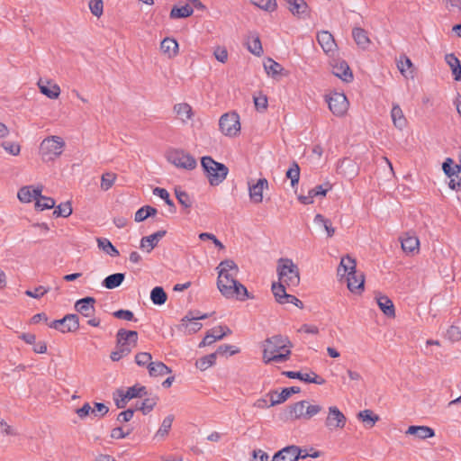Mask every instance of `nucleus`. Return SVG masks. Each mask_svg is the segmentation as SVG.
I'll return each instance as SVG.
<instances>
[{
  "label": "nucleus",
  "instance_id": "nucleus-3",
  "mask_svg": "<svg viewBox=\"0 0 461 461\" xmlns=\"http://www.w3.org/2000/svg\"><path fill=\"white\" fill-rule=\"evenodd\" d=\"M356 260L350 256L347 255L340 260L338 267V275L344 276H347L348 288L354 293H360L364 289L365 277L363 273L357 272Z\"/></svg>",
  "mask_w": 461,
  "mask_h": 461
},
{
  "label": "nucleus",
  "instance_id": "nucleus-28",
  "mask_svg": "<svg viewBox=\"0 0 461 461\" xmlns=\"http://www.w3.org/2000/svg\"><path fill=\"white\" fill-rule=\"evenodd\" d=\"M160 50L167 58H175L178 54V43L175 39L167 37L161 41Z\"/></svg>",
  "mask_w": 461,
  "mask_h": 461
},
{
  "label": "nucleus",
  "instance_id": "nucleus-5",
  "mask_svg": "<svg viewBox=\"0 0 461 461\" xmlns=\"http://www.w3.org/2000/svg\"><path fill=\"white\" fill-rule=\"evenodd\" d=\"M201 164L212 185H218L223 182L228 175V167L224 164L213 160L209 156L203 157Z\"/></svg>",
  "mask_w": 461,
  "mask_h": 461
},
{
  "label": "nucleus",
  "instance_id": "nucleus-27",
  "mask_svg": "<svg viewBox=\"0 0 461 461\" xmlns=\"http://www.w3.org/2000/svg\"><path fill=\"white\" fill-rule=\"evenodd\" d=\"M375 300L380 310L387 317H394L395 310L393 301L386 295L377 294Z\"/></svg>",
  "mask_w": 461,
  "mask_h": 461
},
{
  "label": "nucleus",
  "instance_id": "nucleus-42",
  "mask_svg": "<svg viewBox=\"0 0 461 461\" xmlns=\"http://www.w3.org/2000/svg\"><path fill=\"white\" fill-rule=\"evenodd\" d=\"M147 394V390L145 386L141 385H134L129 387L126 392L122 391V395H123L129 401L133 398L143 397Z\"/></svg>",
  "mask_w": 461,
  "mask_h": 461
},
{
  "label": "nucleus",
  "instance_id": "nucleus-2",
  "mask_svg": "<svg viewBox=\"0 0 461 461\" xmlns=\"http://www.w3.org/2000/svg\"><path fill=\"white\" fill-rule=\"evenodd\" d=\"M293 344L286 336L274 335L262 343L265 364L283 363L289 359Z\"/></svg>",
  "mask_w": 461,
  "mask_h": 461
},
{
  "label": "nucleus",
  "instance_id": "nucleus-51",
  "mask_svg": "<svg viewBox=\"0 0 461 461\" xmlns=\"http://www.w3.org/2000/svg\"><path fill=\"white\" fill-rule=\"evenodd\" d=\"M445 336L452 342H456L461 339V326L459 324L451 325L446 331Z\"/></svg>",
  "mask_w": 461,
  "mask_h": 461
},
{
  "label": "nucleus",
  "instance_id": "nucleus-43",
  "mask_svg": "<svg viewBox=\"0 0 461 461\" xmlns=\"http://www.w3.org/2000/svg\"><path fill=\"white\" fill-rule=\"evenodd\" d=\"M167 295L161 286L154 287L150 292V300L156 305H162L166 303Z\"/></svg>",
  "mask_w": 461,
  "mask_h": 461
},
{
  "label": "nucleus",
  "instance_id": "nucleus-37",
  "mask_svg": "<svg viewBox=\"0 0 461 461\" xmlns=\"http://www.w3.org/2000/svg\"><path fill=\"white\" fill-rule=\"evenodd\" d=\"M194 8L190 5L174 6L169 14L171 19L186 18L193 14Z\"/></svg>",
  "mask_w": 461,
  "mask_h": 461
},
{
  "label": "nucleus",
  "instance_id": "nucleus-38",
  "mask_svg": "<svg viewBox=\"0 0 461 461\" xmlns=\"http://www.w3.org/2000/svg\"><path fill=\"white\" fill-rule=\"evenodd\" d=\"M174 419L175 417L172 414H169L164 418L159 429L157 430L155 434V438L162 439L167 436L171 429L172 423L174 421Z\"/></svg>",
  "mask_w": 461,
  "mask_h": 461
},
{
  "label": "nucleus",
  "instance_id": "nucleus-56",
  "mask_svg": "<svg viewBox=\"0 0 461 461\" xmlns=\"http://www.w3.org/2000/svg\"><path fill=\"white\" fill-rule=\"evenodd\" d=\"M286 285H283L280 281L278 284L272 285V292L273 294L279 303L284 301L285 296L287 294L285 291Z\"/></svg>",
  "mask_w": 461,
  "mask_h": 461
},
{
  "label": "nucleus",
  "instance_id": "nucleus-52",
  "mask_svg": "<svg viewBox=\"0 0 461 461\" xmlns=\"http://www.w3.org/2000/svg\"><path fill=\"white\" fill-rule=\"evenodd\" d=\"M251 3L267 12H274L277 7L276 0H251Z\"/></svg>",
  "mask_w": 461,
  "mask_h": 461
},
{
  "label": "nucleus",
  "instance_id": "nucleus-11",
  "mask_svg": "<svg viewBox=\"0 0 461 461\" xmlns=\"http://www.w3.org/2000/svg\"><path fill=\"white\" fill-rule=\"evenodd\" d=\"M116 338V346L122 349V352L130 354L137 345L138 333L134 330L121 329L118 330Z\"/></svg>",
  "mask_w": 461,
  "mask_h": 461
},
{
  "label": "nucleus",
  "instance_id": "nucleus-32",
  "mask_svg": "<svg viewBox=\"0 0 461 461\" xmlns=\"http://www.w3.org/2000/svg\"><path fill=\"white\" fill-rule=\"evenodd\" d=\"M445 61L449 66L456 81H461V64L457 57L449 53L445 56Z\"/></svg>",
  "mask_w": 461,
  "mask_h": 461
},
{
  "label": "nucleus",
  "instance_id": "nucleus-10",
  "mask_svg": "<svg viewBox=\"0 0 461 461\" xmlns=\"http://www.w3.org/2000/svg\"><path fill=\"white\" fill-rule=\"evenodd\" d=\"M167 160L176 167L191 170L197 163L193 156L181 149H173L167 153Z\"/></svg>",
  "mask_w": 461,
  "mask_h": 461
},
{
  "label": "nucleus",
  "instance_id": "nucleus-8",
  "mask_svg": "<svg viewBox=\"0 0 461 461\" xmlns=\"http://www.w3.org/2000/svg\"><path fill=\"white\" fill-rule=\"evenodd\" d=\"M219 128L222 134L228 137H235L240 131V116L237 113H227L221 116Z\"/></svg>",
  "mask_w": 461,
  "mask_h": 461
},
{
  "label": "nucleus",
  "instance_id": "nucleus-29",
  "mask_svg": "<svg viewBox=\"0 0 461 461\" xmlns=\"http://www.w3.org/2000/svg\"><path fill=\"white\" fill-rule=\"evenodd\" d=\"M391 118L395 128L403 130L407 125V119L399 104H394L391 110Z\"/></svg>",
  "mask_w": 461,
  "mask_h": 461
},
{
  "label": "nucleus",
  "instance_id": "nucleus-62",
  "mask_svg": "<svg viewBox=\"0 0 461 461\" xmlns=\"http://www.w3.org/2000/svg\"><path fill=\"white\" fill-rule=\"evenodd\" d=\"M3 149L13 156H17L21 151V147L19 144L12 141H5L1 144Z\"/></svg>",
  "mask_w": 461,
  "mask_h": 461
},
{
  "label": "nucleus",
  "instance_id": "nucleus-60",
  "mask_svg": "<svg viewBox=\"0 0 461 461\" xmlns=\"http://www.w3.org/2000/svg\"><path fill=\"white\" fill-rule=\"evenodd\" d=\"M89 9L93 15L100 17L103 14L104 4L102 0H91L89 2Z\"/></svg>",
  "mask_w": 461,
  "mask_h": 461
},
{
  "label": "nucleus",
  "instance_id": "nucleus-64",
  "mask_svg": "<svg viewBox=\"0 0 461 461\" xmlns=\"http://www.w3.org/2000/svg\"><path fill=\"white\" fill-rule=\"evenodd\" d=\"M109 409L106 405L101 402H96L95 407L92 408L93 417H103L108 412Z\"/></svg>",
  "mask_w": 461,
  "mask_h": 461
},
{
  "label": "nucleus",
  "instance_id": "nucleus-54",
  "mask_svg": "<svg viewBox=\"0 0 461 461\" xmlns=\"http://www.w3.org/2000/svg\"><path fill=\"white\" fill-rule=\"evenodd\" d=\"M55 210L53 212V214L56 217H64L67 218L72 213V207L69 202H67L65 203H60L59 205L54 207Z\"/></svg>",
  "mask_w": 461,
  "mask_h": 461
},
{
  "label": "nucleus",
  "instance_id": "nucleus-49",
  "mask_svg": "<svg viewBox=\"0 0 461 461\" xmlns=\"http://www.w3.org/2000/svg\"><path fill=\"white\" fill-rule=\"evenodd\" d=\"M314 222L318 225H321L327 232L328 237H332L335 233V229L329 219L324 218L321 214H316L314 217Z\"/></svg>",
  "mask_w": 461,
  "mask_h": 461
},
{
  "label": "nucleus",
  "instance_id": "nucleus-22",
  "mask_svg": "<svg viewBox=\"0 0 461 461\" xmlns=\"http://www.w3.org/2000/svg\"><path fill=\"white\" fill-rule=\"evenodd\" d=\"M95 303L94 297H85L76 302L75 310L83 317H89L95 313Z\"/></svg>",
  "mask_w": 461,
  "mask_h": 461
},
{
  "label": "nucleus",
  "instance_id": "nucleus-9",
  "mask_svg": "<svg viewBox=\"0 0 461 461\" xmlns=\"http://www.w3.org/2000/svg\"><path fill=\"white\" fill-rule=\"evenodd\" d=\"M326 102L328 103L330 112L338 117L344 116L349 106L347 96L342 93L333 92L326 95Z\"/></svg>",
  "mask_w": 461,
  "mask_h": 461
},
{
  "label": "nucleus",
  "instance_id": "nucleus-25",
  "mask_svg": "<svg viewBox=\"0 0 461 461\" xmlns=\"http://www.w3.org/2000/svg\"><path fill=\"white\" fill-rule=\"evenodd\" d=\"M166 230H158L149 236L143 237L140 240V249L150 252L158 243V241L166 235Z\"/></svg>",
  "mask_w": 461,
  "mask_h": 461
},
{
  "label": "nucleus",
  "instance_id": "nucleus-39",
  "mask_svg": "<svg viewBox=\"0 0 461 461\" xmlns=\"http://www.w3.org/2000/svg\"><path fill=\"white\" fill-rule=\"evenodd\" d=\"M174 111L183 122H186L193 116L192 107L185 103L177 104L174 106Z\"/></svg>",
  "mask_w": 461,
  "mask_h": 461
},
{
  "label": "nucleus",
  "instance_id": "nucleus-14",
  "mask_svg": "<svg viewBox=\"0 0 461 461\" xmlns=\"http://www.w3.org/2000/svg\"><path fill=\"white\" fill-rule=\"evenodd\" d=\"M46 325L60 332H72L78 329V319H44Z\"/></svg>",
  "mask_w": 461,
  "mask_h": 461
},
{
  "label": "nucleus",
  "instance_id": "nucleus-23",
  "mask_svg": "<svg viewBox=\"0 0 461 461\" xmlns=\"http://www.w3.org/2000/svg\"><path fill=\"white\" fill-rule=\"evenodd\" d=\"M230 332V330L227 327H214L208 331L207 335L204 337L199 346L205 347L212 345L216 340L222 339L226 334Z\"/></svg>",
  "mask_w": 461,
  "mask_h": 461
},
{
  "label": "nucleus",
  "instance_id": "nucleus-41",
  "mask_svg": "<svg viewBox=\"0 0 461 461\" xmlns=\"http://www.w3.org/2000/svg\"><path fill=\"white\" fill-rule=\"evenodd\" d=\"M97 246L104 253L111 257L119 256V250L112 244V242L106 238H98L96 240Z\"/></svg>",
  "mask_w": 461,
  "mask_h": 461
},
{
  "label": "nucleus",
  "instance_id": "nucleus-1",
  "mask_svg": "<svg viewBox=\"0 0 461 461\" xmlns=\"http://www.w3.org/2000/svg\"><path fill=\"white\" fill-rule=\"evenodd\" d=\"M216 270L218 272L217 287L224 297L240 301L249 298L247 288L237 280L239 267L232 259L221 261Z\"/></svg>",
  "mask_w": 461,
  "mask_h": 461
},
{
  "label": "nucleus",
  "instance_id": "nucleus-59",
  "mask_svg": "<svg viewBox=\"0 0 461 461\" xmlns=\"http://www.w3.org/2000/svg\"><path fill=\"white\" fill-rule=\"evenodd\" d=\"M152 357L148 352H140L135 356V362L140 366H147L151 364Z\"/></svg>",
  "mask_w": 461,
  "mask_h": 461
},
{
  "label": "nucleus",
  "instance_id": "nucleus-58",
  "mask_svg": "<svg viewBox=\"0 0 461 461\" xmlns=\"http://www.w3.org/2000/svg\"><path fill=\"white\" fill-rule=\"evenodd\" d=\"M49 290L50 289L46 288L45 286L39 285L32 290H26L25 294L29 297L39 299L45 295L49 292Z\"/></svg>",
  "mask_w": 461,
  "mask_h": 461
},
{
  "label": "nucleus",
  "instance_id": "nucleus-45",
  "mask_svg": "<svg viewBox=\"0 0 461 461\" xmlns=\"http://www.w3.org/2000/svg\"><path fill=\"white\" fill-rule=\"evenodd\" d=\"M264 68L267 74L271 77L279 75L283 70V67L270 58L264 62Z\"/></svg>",
  "mask_w": 461,
  "mask_h": 461
},
{
  "label": "nucleus",
  "instance_id": "nucleus-40",
  "mask_svg": "<svg viewBox=\"0 0 461 461\" xmlns=\"http://www.w3.org/2000/svg\"><path fill=\"white\" fill-rule=\"evenodd\" d=\"M442 169L444 173L448 176H458V174L461 172V165L455 164L454 160L450 158H447L442 165Z\"/></svg>",
  "mask_w": 461,
  "mask_h": 461
},
{
  "label": "nucleus",
  "instance_id": "nucleus-34",
  "mask_svg": "<svg viewBox=\"0 0 461 461\" xmlns=\"http://www.w3.org/2000/svg\"><path fill=\"white\" fill-rule=\"evenodd\" d=\"M406 433L414 435L420 439L429 438L435 435L434 430L427 426H410Z\"/></svg>",
  "mask_w": 461,
  "mask_h": 461
},
{
  "label": "nucleus",
  "instance_id": "nucleus-63",
  "mask_svg": "<svg viewBox=\"0 0 461 461\" xmlns=\"http://www.w3.org/2000/svg\"><path fill=\"white\" fill-rule=\"evenodd\" d=\"M240 352V349L232 345L224 344L218 348L216 353L217 355H225L229 353L230 356L235 355Z\"/></svg>",
  "mask_w": 461,
  "mask_h": 461
},
{
  "label": "nucleus",
  "instance_id": "nucleus-46",
  "mask_svg": "<svg viewBox=\"0 0 461 461\" xmlns=\"http://www.w3.org/2000/svg\"><path fill=\"white\" fill-rule=\"evenodd\" d=\"M215 361L216 353H212L198 359L195 363V366L198 369L204 371L211 367L212 366H213L215 364Z\"/></svg>",
  "mask_w": 461,
  "mask_h": 461
},
{
  "label": "nucleus",
  "instance_id": "nucleus-19",
  "mask_svg": "<svg viewBox=\"0 0 461 461\" xmlns=\"http://www.w3.org/2000/svg\"><path fill=\"white\" fill-rule=\"evenodd\" d=\"M300 388L296 386L284 388L281 393L271 391L267 393L269 397L270 405H277L285 402L293 393H298Z\"/></svg>",
  "mask_w": 461,
  "mask_h": 461
},
{
  "label": "nucleus",
  "instance_id": "nucleus-6",
  "mask_svg": "<svg viewBox=\"0 0 461 461\" xmlns=\"http://www.w3.org/2000/svg\"><path fill=\"white\" fill-rule=\"evenodd\" d=\"M322 411V406L311 401L303 400L290 406L289 415L293 420H309Z\"/></svg>",
  "mask_w": 461,
  "mask_h": 461
},
{
  "label": "nucleus",
  "instance_id": "nucleus-26",
  "mask_svg": "<svg viewBox=\"0 0 461 461\" xmlns=\"http://www.w3.org/2000/svg\"><path fill=\"white\" fill-rule=\"evenodd\" d=\"M246 46L249 52L255 56H261L263 53V48L259 36L256 32H249L246 39Z\"/></svg>",
  "mask_w": 461,
  "mask_h": 461
},
{
  "label": "nucleus",
  "instance_id": "nucleus-18",
  "mask_svg": "<svg viewBox=\"0 0 461 461\" xmlns=\"http://www.w3.org/2000/svg\"><path fill=\"white\" fill-rule=\"evenodd\" d=\"M268 188V181L266 178H259L256 184L249 183V194L250 200L255 203L263 201V192Z\"/></svg>",
  "mask_w": 461,
  "mask_h": 461
},
{
  "label": "nucleus",
  "instance_id": "nucleus-55",
  "mask_svg": "<svg viewBox=\"0 0 461 461\" xmlns=\"http://www.w3.org/2000/svg\"><path fill=\"white\" fill-rule=\"evenodd\" d=\"M358 418L363 421L369 425V427H373L375 423L379 420L377 415H375L372 411L365 410L358 413Z\"/></svg>",
  "mask_w": 461,
  "mask_h": 461
},
{
  "label": "nucleus",
  "instance_id": "nucleus-30",
  "mask_svg": "<svg viewBox=\"0 0 461 461\" xmlns=\"http://www.w3.org/2000/svg\"><path fill=\"white\" fill-rule=\"evenodd\" d=\"M199 319H181L180 324H178L177 330L183 333H195L202 328V323L197 321Z\"/></svg>",
  "mask_w": 461,
  "mask_h": 461
},
{
  "label": "nucleus",
  "instance_id": "nucleus-20",
  "mask_svg": "<svg viewBox=\"0 0 461 461\" xmlns=\"http://www.w3.org/2000/svg\"><path fill=\"white\" fill-rule=\"evenodd\" d=\"M283 375L291 379H299L306 383H313L317 384H323L325 380L320 377L316 373L311 371L310 373H301L294 371H285Z\"/></svg>",
  "mask_w": 461,
  "mask_h": 461
},
{
  "label": "nucleus",
  "instance_id": "nucleus-44",
  "mask_svg": "<svg viewBox=\"0 0 461 461\" xmlns=\"http://www.w3.org/2000/svg\"><path fill=\"white\" fill-rule=\"evenodd\" d=\"M411 67L412 63L411 59L406 56H401L397 61V68L404 77H409L410 76L412 77L411 71L410 70Z\"/></svg>",
  "mask_w": 461,
  "mask_h": 461
},
{
  "label": "nucleus",
  "instance_id": "nucleus-4",
  "mask_svg": "<svg viewBox=\"0 0 461 461\" xmlns=\"http://www.w3.org/2000/svg\"><path fill=\"white\" fill-rule=\"evenodd\" d=\"M278 279L288 287H295L300 283L298 267L290 258H280L277 263Z\"/></svg>",
  "mask_w": 461,
  "mask_h": 461
},
{
  "label": "nucleus",
  "instance_id": "nucleus-16",
  "mask_svg": "<svg viewBox=\"0 0 461 461\" xmlns=\"http://www.w3.org/2000/svg\"><path fill=\"white\" fill-rule=\"evenodd\" d=\"M305 458L302 456V449L296 446H288L276 453L272 461H297Z\"/></svg>",
  "mask_w": 461,
  "mask_h": 461
},
{
  "label": "nucleus",
  "instance_id": "nucleus-12",
  "mask_svg": "<svg viewBox=\"0 0 461 461\" xmlns=\"http://www.w3.org/2000/svg\"><path fill=\"white\" fill-rule=\"evenodd\" d=\"M347 419L337 406H330L325 419V427L330 430L341 429L345 427Z\"/></svg>",
  "mask_w": 461,
  "mask_h": 461
},
{
  "label": "nucleus",
  "instance_id": "nucleus-48",
  "mask_svg": "<svg viewBox=\"0 0 461 461\" xmlns=\"http://www.w3.org/2000/svg\"><path fill=\"white\" fill-rule=\"evenodd\" d=\"M286 177L291 180L292 187H294L300 179V167L296 162H293L286 171Z\"/></svg>",
  "mask_w": 461,
  "mask_h": 461
},
{
  "label": "nucleus",
  "instance_id": "nucleus-50",
  "mask_svg": "<svg viewBox=\"0 0 461 461\" xmlns=\"http://www.w3.org/2000/svg\"><path fill=\"white\" fill-rule=\"evenodd\" d=\"M55 200L51 197L43 196L41 194V196L38 197L37 201L35 202V206L41 211L46 210V209H52L55 207Z\"/></svg>",
  "mask_w": 461,
  "mask_h": 461
},
{
  "label": "nucleus",
  "instance_id": "nucleus-21",
  "mask_svg": "<svg viewBox=\"0 0 461 461\" xmlns=\"http://www.w3.org/2000/svg\"><path fill=\"white\" fill-rule=\"evenodd\" d=\"M331 188L330 184L320 185L309 190L306 195H299L298 200L303 204H311L316 196H325L327 192Z\"/></svg>",
  "mask_w": 461,
  "mask_h": 461
},
{
  "label": "nucleus",
  "instance_id": "nucleus-24",
  "mask_svg": "<svg viewBox=\"0 0 461 461\" xmlns=\"http://www.w3.org/2000/svg\"><path fill=\"white\" fill-rule=\"evenodd\" d=\"M288 9L293 15L304 18L309 14V6L304 0H287Z\"/></svg>",
  "mask_w": 461,
  "mask_h": 461
},
{
  "label": "nucleus",
  "instance_id": "nucleus-13",
  "mask_svg": "<svg viewBox=\"0 0 461 461\" xmlns=\"http://www.w3.org/2000/svg\"><path fill=\"white\" fill-rule=\"evenodd\" d=\"M330 58V65L332 68L333 75L344 82L352 81L353 74L348 64L345 60L336 58L335 55Z\"/></svg>",
  "mask_w": 461,
  "mask_h": 461
},
{
  "label": "nucleus",
  "instance_id": "nucleus-47",
  "mask_svg": "<svg viewBox=\"0 0 461 461\" xmlns=\"http://www.w3.org/2000/svg\"><path fill=\"white\" fill-rule=\"evenodd\" d=\"M41 92L51 99H56L59 97L60 94V88L58 85H53L51 87H49L46 85H43L41 80L38 83Z\"/></svg>",
  "mask_w": 461,
  "mask_h": 461
},
{
  "label": "nucleus",
  "instance_id": "nucleus-61",
  "mask_svg": "<svg viewBox=\"0 0 461 461\" xmlns=\"http://www.w3.org/2000/svg\"><path fill=\"white\" fill-rule=\"evenodd\" d=\"M153 194L163 199L167 205L174 207V203L170 199L169 193L166 189L161 187H156L153 189Z\"/></svg>",
  "mask_w": 461,
  "mask_h": 461
},
{
  "label": "nucleus",
  "instance_id": "nucleus-15",
  "mask_svg": "<svg viewBox=\"0 0 461 461\" xmlns=\"http://www.w3.org/2000/svg\"><path fill=\"white\" fill-rule=\"evenodd\" d=\"M316 39L322 50L329 57L336 54L338 46L333 35L328 31H321L317 32Z\"/></svg>",
  "mask_w": 461,
  "mask_h": 461
},
{
  "label": "nucleus",
  "instance_id": "nucleus-31",
  "mask_svg": "<svg viewBox=\"0 0 461 461\" xmlns=\"http://www.w3.org/2000/svg\"><path fill=\"white\" fill-rule=\"evenodd\" d=\"M352 36H353L355 42L357 43V45L359 48H361L363 50H366L369 47L370 39L367 35V32L365 31L364 29L359 28V27H355L352 30Z\"/></svg>",
  "mask_w": 461,
  "mask_h": 461
},
{
  "label": "nucleus",
  "instance_id": "nucleus-33",
  "mask_svg": "<svg viewBox=\"0 0 461 461\" xmlns=\"http://www.w3.org/2000/svg\"><path fill=\"white\" fill-rule=\"evenodd\" d=\"M149 374L152 377H159L170 374L171 368L160 361H152L148 366Z\"/></svg>",
  "mask_w": 461,
  "mask_h": 461
},
{
  "label": "nucleus",
  "instance_id": "nucleus-35",
  "mask_svg": "<svg viewBox=\"0 0 461 461\" xmlns=\"http://www.w3.org/2000/svg\"><path fill=\"white\" fill-rule=\"evenodd\" d=\"M125 279V274L123 273H115L106 276L103 282L102 285L106 289H114L119 287Z\"/></svg>",
  "mask_w": 461,
  "mask_h": 461
},
{
  "label": "nucleus",
  "instance_id": "nucleus-17",
  "mask_svg": "<svg viewBox=\"0 0 461 461\" xmlns=\"http://www.w3.org/2000/svg\"><path fill=\"white\" fill-rule=\"evenodd\" d=\"M43 186L41 185H25L19 189L17 197L22 203H31L32 200L37 201L38 197L42 193Z\"/></svg>",
  "mask_w": 461,
  "mask_h": 461
},
{
  "label": "nucleus",
  "instance_id": "nucleus-57",
  "mask_svg": "<svg viewBox=\"0 0 461 461\" xmlns=\"http://www.w3.org/2000/svg\"><path fill=\"white\" fill-rule=\"evenodd\" d=\"M175 193H176V197L181 205H183L185 208L191 207L192 200L186 192L178 188V189H176Z\"/></svg>",
  "mask_w": 461,
  "mask_h": 461
},
{
  "label": "nucleus",
  "instance_id": "nucleus-53",
  "mask_svg": "<svg viewBox=\"0 0 461 461\" xmlns=\"http://www.w3.org/2000/svg\"><path fill=\"white\" fill-rule=\"evenodd\" d=\"M116 180V175L113 172H105L101 177V189L104 191L109 190Z\"/></svg>",
  "mask_w": 461,
  "mask_h": 461
},
{
  "label": "nucleus",
  "instance_id": "nucleus-7",
  "mask_svg": "<svg viewBox=\"0 0 461 461\" xmlns=\"http://www.w3.org/2000/svg\"><path fill=\"white\" fill-rule=\"evenodd\" d=\"M65 142L59 136L44 139L40 146V152L43 159L53 160L63 152Z\"/></svg>",
  "mask_w": 461,
  "mask_h": 461
},
{
  "label": "nucleus",
  "instance_id": "nucleus-36",
  "mask_svg": "<svg viewBox=\"0 0 461 461\" xmlns=\"http://www.w3.org/2000/svg\"><path fill=\"white\" fill-rule=\"evenodd\" d=\"M402 249L406 253H414L419 250L420 241L415 236L406 235L402 239Z\"/></svg>",
  "mask_w": 461,
  "mask_h": 461
}]
</instances>
